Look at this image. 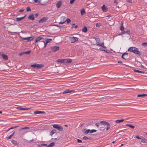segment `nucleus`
I'll list each match as a JSON object with an SVG mask.
<instances>
[{"label":"nucleus","mask_w":147,"mask_h":147,"mask_svg":"<svg viewBox=\"0 0 147 147\" xmlns=\"http://www.w3.org/2000/svg\"><path fill=\"white\" fill-rule=\"evenodd\" d=\"M53 127L57 129L59 131H61L63 130V127L61 125L57 124H55L53 125Z\"/></svg>","instance_id":"4"},{"label":"nucleus","mask_w":147,"mask_h":147,"mask_svg":"<svg viewBox=\"0 0 147 147\" xmlns=\"http://www.w3.org/2000/svg\"><path fill=\"white\" fill-rule=\"evenodd\" d=\"M59 47L58 46H52L51 47L52 51L53 52H56L59 50Z\"/></svg>","instance_id":"7"},{"label":"nucleus","mask_w":147,"mask_h":147,"mask_svg":"<svg viewBox=\"0 0 147 147\" xmlns=\"http://www.w3.org/2000/svg\"><path fill=\"white\" fill-rule=\"evenodd\" d=\"M35 114H43L45 113V112L43 111H35L34 112Z\"/></svg>","instance_id":"16"},{"label":"nucleus","mask_w":147,"mask_h":147,"mask_svg":"<svg viewBox=\"0 0 147 147\" xmlns=\"http://www.w3.org/2000/svg\"><path fill=\"white\" fill-rule=\"evenodd\" d=\"M30 66L36 69H40L44 66L43 65L41 64L35 63L31 65Z\"/></svg>","instance_id":"3"},{"label":"nucleus","mask_w":147,"mask_h":147,"mask_svg":"<svg viewBox=\"0 0 147 147\" xmlns=\"http://www.w3.org/2000/svg\"><path fill=\"white\" fill-rule=\"evenodd\" d=\"M90 133V129H88L86 130L84 132L85 134H88L89 133Z\"/></svg>","instance_id":"34"},{"label":"nucleus","mask_w":147,"mask_h":147,"mask_svg":"<svg viewBox=\"0 0 147 147\" xmlns=\"http://www.w3.org/2000/svg\"><path fill=\"white\" fill-rule=\"evenodd\" d=\"M145 96H147V94H138L137 95L138 97H144Z\"/></svg>","instance_id":"30"},{"label":"nucleus","mask_w":147,"mask_h":147,"mask_svg":"<svg viewBox=\"0 0 147 147\" xmlns=\"http://www.w3.org/2000/svg\"><path fill=\"white\" fill-rule=\"evenodd\" d=\"M77 141L78 143H81L82 142V141L79 139H77Z\"/></svg>","instance_id":"47"},{"label":"nucleus","mask_w":147,"mask_h":147,"mask_svg":"<svg viewBox=\"0 0 147 147\" xmlns=\"http://www.w3.org/2000/svg\"><path fill=\"white\" fill-rule=\"evenodd\" d=\"M95 125L97 127H98L99 126H101V125H107V127L106 129L107 130H108L110 128L111 126L110 124L109 123L103 121H100V123H96Z\"/></svg>","instance_id":"2"},{"label":"nucleus","mask_w":147,"mask_h":147,"mask_svg":"<svg viewBox=\"0 0 147 147\" xmlns=\"http://www.w3.org/2000/svg\"><path fill=\"white\" fill-rule=\"evenodd\" d=\"M28 19L32 20H34V17L33 14H31L28 17Z\"/></svg>","instance_id":"17"},{"label":"nucleus","mask_w":147,"mask_h":147,"mask_svg":"<svg viewBox=\"0 0 147 147\" xmlns=\"http://www.w3.org/2000/svg\"><path fill=\"white\" fill-rule=\"evenodd\" d=\"M15 133V132L14 131V132L12 133L11 135L12 136H13V135H14Z\"/></svg>","instance_id":"62"},{"label":"nucleus","mask_w":147,"mask_h":147,"mask_svg":"<svg viewBox=\"0 0 147 147\" xmlns=\"http://www.w3.org/2000/svg\"><path fill=\"white\" fill-rule=\"evenodd\" d=\"M101 43H100L99 42H96V44L97 45L99 46V45H100L101 44Z\"/></svg>","instance_id":"50"},{"label":"nucleus","mask_w":147,"mask_h":147,"mask_svg":"<svg viewBox=\"0 0 147 147\" xmlns=\"http://www.w3.org/2000/svg\"><path fill=\"white\" fill-rule=\"evenodd\" d=\"M74 91V90L67 89L64 91L63 92V94H65L69 93H70Z\"/></svg>","instance_id":"13"},{"label":"nucleus","mask_w":147,"mask_h":147,"mask_svg":"<svg viewBox=\"0 0 147 147\" xmlns=\"http://www.w3.org/2000/svg\"><path fill=\"white\" fill-rule=\"evenodd\" d=\"M141 142L142 143H147V139L145 138L142 139L141 140Z\"/></svg>","instance_id":"27"},{"label":"nucleus","mask_w":147,"mask_h":147,"mask_svg":"<svg viewBox=\"0 0 147 147\" xmlns=\"http://www.w3.org/2000/svg\"><path fill=\"white\" fill-rule=\"evenodd\" d=\"M29 127H24L23 128H22L21 129H29Z\"/></svg>","instance_id":"43"},{"label":"nucleus","mask_w":147,"mask_h":147,"mask_svg":"<svg viewBox=\"0 0 147 147\" xmlns=\"http://www.w3.org/2000/svg\"><path fill=\"white\" fill-rule=\"evenodd\" d=\"M44 42L42 41V40H41L40 41V42H38V43H37V45H38H38H39L41 47L42 46H43V48L44 49V48H43V46L42 45V43L40 42Z\"/></svg>","instance_id":"28"},{"label":"nucleus","mask_w":147,"mask_h":147,"mask_svg":"<svg viewBox=\"0 0 147 147\" xmlns=\"http://www.w3.org/2000/svg\"><path fill=\"white\" fill-rule=\"evenodd\" d=\"M96 130L95 129H92L90 130V133H92L93 132H96Z\"/></svg>","instance_id":"35"},{"label":"nucleus","mask_w":147,"mask_h":147,"mask_svg":"<svg viewBox=\"0 0 147 147\" xmlns=\"http://www.w3.org/2000/svg\"><path fill=\"white\" fill-rule=\"evenodd\" d=\"M30 52H31V51H29L24 52V54H29Z\"/></svg>","instance_id":"42"},{"label":"nucleus","mask_w":147,"mask_h":147,"mask_svg":"<svg viewBox=\"0 0 147 147\" xmlns=\"http://www.w3.org/2000/svg\"><path fill=\"white\" fill-rule=\"evenodd\" d=\"M124 120V119L117 120L115 121V122L117 123H120L123 121Z\"/></svg>","instance_id":"29"},{"label":"nucleus","mask_w":147,"mask_h":147,"mask_svg":"<svg viewBox=\"0 0 147 147\" xmlns=\"http://www.w3.org/2000/svg\"><path fill=\"white\" fill-rule=\"evenodd\" d=\"M43 39V38L41 36H37L35 38V43H37V42H39L40 41V40Z\"/></svg>","instance_id":"11"},{"label":"nucleus","mask_w":147,"mask_h":147,"mask_svg":"<svg viewBox=\"0 0 147 147\" xmlns=\"http://www.w3.org/2000/svg\"><path fill=\"white\" fill-rule=\"evenodd\" d=\"M126 126H129L132 129H134L135 128V127L134 126L130 124H127L126 125Z\"/></svg>","instance_id":"32"},{"label":"nucleus","mask_w":147,"mask_h":147,"mask_svg":"<svg viewBox=\"0 0 147 147\" xmlns=\"http://www.w3.org/2000/svg\"><path fill=\"white\" fill-rule=\"evenodd\" d=\"M78 27V25H76L75 26H74V28H77Z\"/></svg>","instance_id":"63"},{"label":"nucleus","mask_w":147,"mask_h":147,"mask_svg":"<svg viewBox=\"0 0 147 147\" xmlns=\"http://www.w3.org/2000/svg\"><path fill=\"white\" fill-rule=\"evenodd\" d=\"M134 71L136 72H137L138 73H144V72L143 71H140L138 70H136L135 69H134Z\"/></svg>","instance_id":"23"},{"label":"nucleus","mask_w":147,"mask_h":147,"mask_svg":"<svg viewBox=\"0 0 147 147\" xmlns=\"http://www.w3.org/2000/svg\"><path fill=\"white\" fill-rule=\"evenodd\" d=\"M83 139H84V140H87L88 139V138L86 136H84L83 137Z\"/></svg>","instance_id":"46"},{"label":"nucleus","mask_w":147,"mask_h":147,"mask_svg":"<svg viewBox=\"0 0 147 147\" xmlns=\"http://www.w3.org/2000/svg\"><path fill=\"white\" fill-rule=\"evenodd\" d=\"M121 57L125 59H127L128 58V53H124L122 55Z\"/></svg>","instance_id":"9"},{"label":"nucleus","mask_w":147,"mask_h":147,"mask_svg":"<svg viewBox=\"0 0 147 147\" xmlns=\"http://www.w3.org/2000/svg\"><path fill=\"white\" fill-rule=\"evenodd\" d=\"M35 141L34 140L32 139L31 140L29 141L28 142H31L32 141Z\"/></svg>","instance_id":"55"},{"label":"nucleus","mask_w":147,"mask_h":147,"mask_svg":"<svg viewBox=\"0 0 147 147\" xmlns=\"http://www.w3.org/2000/svg\"><path fill=\"white\" fill-rule=\"evenodd\" d=\"M52 40V39L51 38H46L45 39V42H40L42 44L43 46V48H45L46 47L47 44Z\"/></svg>","instance_id":"5"},{"label":"nucleus","mask_w":147,"mask_h":147,"mask_svg":"<svg viewBox=\"0 0 147 147\" xmlns=\"http://www.w3.org/2000/svg\"><path fill=\"white\" fill-rule=\"evenodd\" d=\"M121 26H123V22H121Z\"/></svg>","instance_id":"64"},{"label":"nucleus","mask_w":147,"mask_h":147,"mask_svg":"<svg viewBox=\"0 0 147 147\" xmlns=\"http://www.w3.org/2000/svg\"><path fill=\"white\" fill-rule=\"evenodd\" d=\"M38 13H36L34 15L35 17H37V16H38Z\"/></svg>","instance_id":"58"},{"label":"nucleus","mask_w":147,"mask_h":147,"mask_svg":"<svg viewBox=\"0 0 147 147\" xmlns=\"http://www.w3.org/2000/svg\"><path fill=\"white\" fill-rule=\"evenodd\" d=\"M128 51L132 52L136 54H138L140 56L141 55L142 53L138 51V48L134 47H131L128 49Z\"/></svg>","instance_id":"1"},{"label":"nucleus","mask_w":147,"mask_h":147,"mask_svg":"<svg viewBox=\"0 0 147 147\" xmlns=\"http://www.w3.org/2000/svg\"><path fill=\"white\" fill-rule=\"evenodd\" d=\"M12 136L10 135L9 136H8V137H6V138L7 140H9V139H11L12 138Z\"/></svg>","instance_id":"45"},{"label":"nucleus","mask_w":147,"mask_h":147,"mask_svg":"<svg viewBox=\"0 0 147 147\" xmlns=\"http://www.w3.org/2000/svg\"><path fill=\"white\" fill-rule=\"evenodd\" d=\"M65 22H66L67 23H69L71 22V20L69 18L67 19L66 20L63 22H59L60 24H62L64 23Z\"/></svg>","instance_id":"21"},{"label":"nucleus","mask_w":147,"mask_h":147,"mask_svg":"<svg viewBox=\"0 0 147 147\" xmlns=\"http://www.w3.org/2000/svg\"><path fill=\"white\" fill-rule=\"evenodd\" d=\"M143 136H136V138L138 139H141L143 138Z\"/></svg>","instance_id":"37"},{"label":"nucleus","mask_w":147,"mask_h":147,"mask_svg":"<svg viewBox=\"0 0 147 147\" xmlns=\"http://www.w3.org/2000/svg\"><path fill=\"white\" fill-rule=\"evenodd\" d=\"M0 55L3 57L4 60H7L8 59V57L7 55L1 53H0Z\"/></svg>","instance_id":"10"},{"label":"nucleus","mask_w":147,"mask_h":147,"mask_svg":"<svg viewBox=\"0 0 147 147\" xmlns=\"http://www.w3.org/2000/svg\"><path fill=\"white\" fill-rule=\"evenodd\" d=\"M18 127V126H14V127H11L7 130V131H8L9 130L11 129H13L14 128H16V127Z\"/></svg>","instance_id":"39"},{"label":"nucleus","mask_w":147,"mask_h":147,"mask_svg":"<svg viewBox=\"0 0 147 147\" xmlns=\"http://www.w3.org/2000/svg\"><path fill=\"white\" fill-rule=\"evenodd\" d=\"M12 143L14 145H16L18 144V143L16 141L14 140H11Z\"/></svg>","instance_id":"24"},{"label":"nucleus","mask_w":147,"mask_h":147,"mask_svg":"<svg viewBox=\"0 0 147 147\" xmlns=\"http://www.w3.org/2000/svg\"><path fill=\"white\" fill-rule=\"evenodd\" d=\"M102 9L104 12H106L108 11V9L104 5L101 7Z\"/></svg>","instance_id":"15"},{"label":"nucleus","mask_w":147,"mask_h":147,"mask_svg":"<svg viewBox=\"0 0 147 147\" xmlns=\"http://www.w3.org/2000/svg\"><path fill=\"white\" fill-rule=\"evenodd\" d=\"M66 61V59H58L57 61L61 63H65Z\"/></svg>","instance_id":"14"},{"label":"nucleus","mask_w":147,"mask_h":147,"mask_svg":"<svg viewBox=\"0 0 147 147\" xmlns=\"http://www.w3.org/2000/svg\"><path fill=\"white\" fill-rule=\"evenodd\" d=\"M124 33H126L128 34H130V32L129 30H127L126 31H124Z\"/></svg>","instance_id":"38"},{"label":"nucleus","mask_w":147,"mask_h":147,"mask_svg":"<svg viewBox=\"0 0 147 147\" xmlns=\"http://www.w3.org/2000/svg\"><path fill=\"white\" fill-rule=\"evenodd\" d=\"M56 132V130L55 129H53L49 133V134L50 135L52 136L54 133H55Z\"/></svg>","instance_id":"22"},{"label":"nucleus","mask_w":147,"mask_h":147,"mask_svg":"<svg viewBox=\"0 0 147 147\" xmlns=\"http://www.w3.org/2000/svg\"><path fill=\"white\" fill-rule=\"evenodd\" d=\"M127 1L128 3H132V0H126Z\"/></svg>","instance_id":"49"},{"label":"nucleus","mask_w":147,"mask_h":147,"mask_svg":"<svg viewBox=\"0 0 147 147\" xmlns=\"http://www.w3.org/2000/svg\"><path fill=\"white\" fill-rule=\"evenodd\" d=\"M120 29L121 31H122L124 30V28L123 26H121Z\"/></svg>","instance_id":"40"},{"label":"nucleus","mask_w":147,"mask_h":147,"mask_svg":"<svg viewBox=\"0 0 147 147\" xmlns=\"http://www.w3.org/2000/svg\"><path fill=\"white\" fill-rule=\"evenodd\" d=\"M141 67H142V68L144 69V68H145V67H144V66H143V65H141Z\"/></svg>","instance_id":"61"},{"label":"nucleus","mask_w":147,"mask_h":147,"mask_svg":"<svg viewBox=\"0 0 147 147\" xmlns=\"http://www.w3.org/2000/svg\"><path fill=\"white\" fill-rule=\"evenodd\" d=\"M31 9L30 7H27L26 8V11H31Z\"/></svg>","instance_id":"41"},{"label":"nucleus","mask_w":147,"mask_h":147,"mask_svg":"<svg viewBox=\"0 0 147 147\" xmlns=\"http://www.w3.org/2000/svg\"><path fill=\"white\" fill-rule=\"evenodd\" d=\"M96 42H100V39L99 38H98L97 39H96Z\"/></svg>","instance_id":"54"},{"label":"nucleus","mask_w":147,"mask_h":147,"mask_svg":"<svg viewBox=\"0 0 147 147\" xmlns=\"http://www.w3.org/2000/svg\"><path fill=\"white\" fill-rule=\"evenodd\" d=\"M48 145H47L46 144H40L39 145V146H47V147Z\"/></svg>","instance_id":"36"},{"label":"nucleus","mask_w":147,"mask_h":147,"mask_svg":"<svg viewBox=\"0 0 147 147\" xmlns=\"http://www.w3.org/2000/svg\"><path fill=\"white\" fill-rule=\"evenodd\" d=\"M55 145V143L54 142H51L47 146V147H52L53 146Z\"/></svg>","instance_id":"26"},{"label":"nucleus","mask_w":147,"mask_h":147,"mask_svg":"<svg viewBox=\"0 0 147 147\" xmlns=\"http://www.w3.org/2000/svg\"><path fill=\"white\" fill-rule=\"evenodd\" d=\"M75 0H71L70 1V3L71 4H72L74 2Z\"/></svg>","instance_id":"53"},{"label":"nucleus","mask_w":147,"mask_h":147,"mask_svg":"<svg viewBox=\"0 0 147 147\" xmlns=\"http://www.w3.org/2000/svg\"><path fill=\"white\" fill-rule=\"evenodd\" d=\"M26 15H25L23 17H21L20 18H16V20L17 21H19L24 18L26 17Z\"/></svg>","instance_id":"20"},{"label":"nucleus","mask_w":147,"mask_h":147,"mask_svg":"<svg viewBox=\"0 0 147 147\" xmlns=\"http://www.w3.org/2000/svg\"><path fill=\"white\" fill-rule=\"evenodd\" d=\"M17 108L18 109H19L20 110H22L21 109H22V108H21V107H17Z\"/></svg>","instance_id":"60"},{"label":"nucleus","mask_w":147,"mask_h":147,"mask_svg":"<svg viewBox=\"0 0 147 147\" xmlns=\"http://www.w3.org/2000/svg\"><path fill=\"white\" fill-rule=\"evenodd\" d=\"M99 46H101L105 49H106V47L104 46V42L101 43V44L99 45Z\"/></svg>","instance_id":"33"},{"label":"nucleus","mask_w":147,"mask_h":147,"mask_svg":"<svg viewBox=\"0 0 147 147\" xmlns=\"http://www.w3.org/2000/svg\"><path fill=\"white\" fill-rule=\"evenodd\" d=\"M24 11V10H23V9H20L19 10V11L20 12H22Z\"/></svg>","instance_id":"57"},{"label":"nucleus","mask_w":147,"mask_h":147,"mask_svg":"<svg viewBox=\"0 0 147 147\" xmlns=\"http://www.w3.org/2000/svg\"><path fill=\"white\" fill-rule=\"evenodd\" d=\"M24 54V52H21L19 53V55L20 56H21L22 55Z\"/></svg>","instance_id":"52"},{"label":"nucleus","mask_w":147,"mask_h":147,"mask_svg":"<svg viewBox=\"0 0 147 147\" xmlns=\"http://www.w3.org/2000/svg\"><path fill=\"white\" fill-rule=\"evenodd\" d=\"M47 20V18L43 17L39 20L38 22L39 23H42L44 22H46Z\"/></svg>","instance_id":"12"},{"label":"nucleus","mask_w":147,"mask_h":147,"mask_svg":"<svg viewBox=\"0 0 147 147\" xmlns=\"http://www.w3.org/2000/svg\"><path fill=\"white\" fill-rule=\"evenodd\" d=\"M114 3L116 4L117 5L118 3L117 1V0H115L114 1Z\"/></svg>","instance_id":"48"},{"label":"nucleus","mask_w":147,"mask_h":147,"mask_svg":"<svg viewBox=\"0 0 147 147\" xmlns=\"http://www.w3.org/2000/svg\"><path fill=\"white\" fill-rule=\"evenodd\" d=\"M22 110H27L28 109V108H23L21 109Z\"/></svg>","instance_id":"56"},{"label":"nucleus","mask_w":147,"mask_h":147,"mask_svg":"<svg viewBox=\"0 0 147 147\" xmlns=\"http://www.w3.org/2000/svg\"><path fill=\"white\" fill-rule=\"evenodd\" d=\"M69 39L71 43H73L77 41L78 40V38L74 36L69 37Z\"/></svg>","instance_id":"6"},{"label":"nucleus","mask_w":147,"mask_h":147,"mask_svg":"<svg viewBox=\"0 0 147 147\" xmlns=\"http://www.w3.org/2000/svg\"><path fill=\"white\" fill-rule=\"evenodd\" d=\"M99 49L101 51H105V50H104L102 48H100Z\"/></svg>","instance_id":"59"},{"label":"nucleus","mask_w":147,"mask_h":147,"mask_svg":"<svg viewBox=\"0 0 147 147\" xmlns=\"http://www.w3.org/2000/svg\"><path fill=\"white\" fill-rule=\"evenodd\" d=\"M81 14L82 16H83L85 14L86 12L85 9H82L80 10Z\"/></svg>","instance_id":"19"},{"label":"nucleus","mask_w":147,"mask_h":147,"mask_svg":"<svg viewBox=\"0 0 147 147\" xmlns=\"http://www.w3.org/2000/svg\"><path fill=\"white\" fill-rule=\"evenodd\" d=\"M82 30L83 32H86L87 31V28L86 26H84Z\"/></svg>","instance_id":"25"},{"label":"nucleus","mask_w":147,"mask_h":147,"mask_svg":"<svg viewBox=\"0 0 147 147\" xmlns=\"http://www.w3.org/2000/svg\"><path fill=\"white\" fill-rule=\"evenodd\" d=\"M22 38L23 40H26L25 42H28L31 41L34 39V38H32L31 36L30 37H24Z\"/></svg>","instance_id":"8"},{"label":"nucleus","mask_w":147,"mask_h":147,"mask_svg":"<svg viewBox=\"0 0 147 147\" xmlns=\"http://www.w3.org/2000/svg\"><path fill=\"white\" fill-rule=\"evenodd\" d=\"M142 45L143 46L146 47L147 45V43L146 42L143 43L142 44Z\"/></svg>","instance_id":"44"},{"label":"nucleus","mask_w":147,"mask_h":147,"mask_svg":"<svg viewBox=\"0 0 147 147\" xmlns=\"http://www.w3.org/2000/svg\"><path fill=\"white\" fill-rule=\"evenodd\" d=\"M66 62L65 63H71L72 61V60L71 59H66Z\"/></svg>","instance_id":"31"},{"label":"nucleus","mask_w":147,"mask_h":147,"mask_svg":"<svg viewBox=\"0 0 147 147\" xmlns=\"http://www.w3.org/2000/svg\"><path fill=\"white\" fill-rule=\"evenodd\" d=\"M100 23H97L96 24V26L97 27H99L100 26Z\"/></svg>","instance_id":"51"},{"label":"nucleus","mask_w":147,"mask_h":147,"mask_svg":"<svg viewBox=\"0 0 147 147\" xmlns=\"http://www.w3.org/2000/svg\"><path fill=\"white\" fill-rule=\"evenodd\" d=\"M61 4V1H59L56 4V5L57 7L59 8L60 7Z\"/></svg>","instance_id":"18"}]
</instances>
